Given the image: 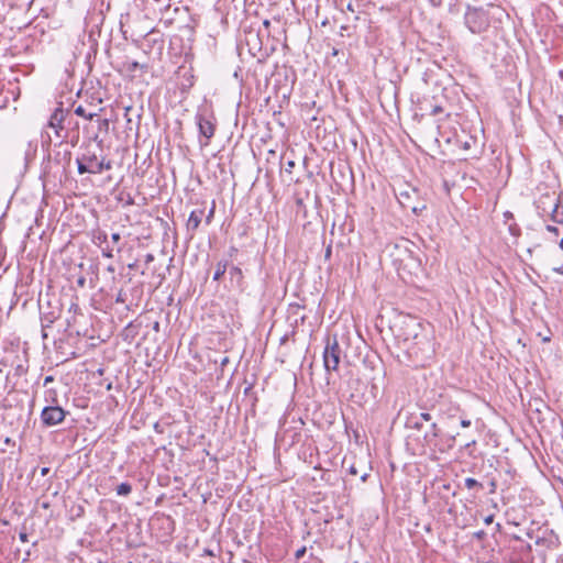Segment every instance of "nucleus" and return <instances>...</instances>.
I'll return each instance as SVG.
<instances>
[{"mask_svg": "<svg viewBox=\"0 0 563 563\" xmlns=\"http://www.w3.org/2000/svg\"><path fill=\"white\" fill-rule=\"evenodd\" d=\"M494 518H495V516H494V515H488V516H486V517L484 518V522H485V525H490V523H493V522H494Z\"/></svg>", "mask_w": 563, "mask_h": 563, "instance_id": "obj_58", "label": "nucleus"}, {"mask_svg": "<svg viewBox=\"0 0 563 563\" xmlns=\"http://www.w3.org/2000/svg\"><path fill=\"white\" fill-rule=\"evenodd\" d=\"M214 213H216V201L212 200L211 207H210L208 213L207 214L205 213V222L207 225H209L212 222V220L214 218Z\"/></svg>", "mask_w": 563, "mask_h": 563, "instance_id": "obj_37", "label": "nucleus"}, {"mask_svg": "<svg viewBox=\"0 0 563 563\" xmlns=\"http://www.w3.org/2000/svg\"><path fill=\"white\" fill-rule=\"evenodd\" d=\"M229 275L231 282H235L239 290L243 291L245 289V283L242 269L239 266L233 265L230 267Z\"/></svg>", "mask_w": 563, "mask_h": 563, "instance_id": "obj_20", "label": "nucleus"}, {"mask_svg": "<svg viewBox=\"0 0 563 563\" xmlns=\"http://www.w3.org/2000/svg\"><path fill=\"white\" fill-rule=\"evenodd\" d=\"M461 427L463 428H468L471 426V420L466 419V418H461Z\"/></svg>", "mask_w": 563, "mask_h": 563, "instance_id": "obj_56", "label": "nucleus"}, {"mask_svg": "<svg viewBox=\"0 0 563 563\" xmlns=\"http://www.w3.org/2000/svg\"><path fill=\"white\" fill-rule=\"evenodd\" d=\"M545 230L554 235H559V229L555 225L547 224Z\"/></svg>", "mask_w": 563, "mask_h": 563, "instance_id": "obj_52", "label": "nucleus"}, {"mask_svg": "<svg viewBox=\"0 0 563 563\" xmlns=\"http://www.w3.org/2000/svg\"><path fill=\"white\" fill-rule=\"evenodd\" d=\"M18 0H2V7L8 5L10 9H14L15 7H20L16 2Z\"/></svg>", "mask_w": 563, "mask_h": 563, "instance_id": "obj_49", "label": "nucleus"}, {"mask_svg": "<svg viewBox=\"0 0 563 563\" xmlns=\"http://www.w3.org/2000/svg\"><path fill=\"white\" fill-rule=\"evenodd\" d=\"M238 253V249L235 246H231L229 251V255L232 257Z\"/></svg>", "mask_w": 563, "mask_h": 563, "instance_id": "obj_63", "label": "nucleus"}, {"mask_svg": "<svg viewBox=\"0 0 563 563\" xmlns=\"http://www.w3.org/2000/svg\"><path fill=\"white\" fill-rule=\"evenodd\" d=\"M74 112H75L76 115L85 118V119H87L89 121H93L95 118L98 117L97 112H87L85 107H82L81 104L77 106L75 108Z\"/></svg>", "mask_w": 563, "mask_h": 563, "instance_id": "obj_29", "label": "nucleus"}, {"mask_svg": "<svg viewBox=\"0 0 563 563\" xmlns=\"http://www.w3.org/2000/svg\"><path fill=\"white\" fill-rule=\"evenodd\" d=\"M98 133H95L87 143L80 146V153L76 158L77 170L79 175L84 174H101L103 170L112 168V162L102 155L100 147L102 140L99 141L98 146H93L91 141H98Z\"/></svg>", "mask_w": 563, "mask_h": 563, "instance_id": "obj_4", "label": "nucleus"}, {"mask_svg": "<svg viewBox=\"0 0 563 563\" xmlns=\"http://www.w3.org/2000/svg\"><path fill=\"white\" fill-rule=\"evenodd\" d=\"M417 416H418V419H420V421H422V422H428V421H431V419H432V417L429 412H420Z\"/></svg>", "mask_w": 563, "mask_h": 563, "instance_id": "obj_47", "label": "nucleus"}, {"mask_svg": "<svg viewBox=\"0 0 563 563\" xmlns=\"http://www.w3.org/2000/svg\"><path fill=\"white\" fill-rule=\"evenodd\" d=\"M69 114V110L64 109L60 104L53 111L47 122V126L53 129L55 136L60 140L59 144H63L68 139V131L65 126V121Z\"/></svg>", "mask_w": 563, "mask_h": 563, "instance_id": "obj_10", "label": "nucleus"}, {"mask_svg": "<svg viewBox=\"0 0 563 563\" xmlns=\"http://www.w3.org/2000/svg\"><path fill=\"white\" fill-rule=\"evenodd\" d=\"M27 352L25 343L19 336L11 335L2 342V367H7L5 387L20 380L27 371Z\"/></svg>", "mask_w": 563, "mask_h": 563, "instance_id": "obj_2", "label": "nucleus"}, {"mask_svg": "<svg viewBox=\"0 0 563 563\" xmlns=\"http://www.w3.org/2000/svg\"><path fill=\"white\" fill-rule=\"evenodd\" d=\"M551 543H552V541L550 539L544 538V537H537V539H536V544L537 545L550 548Z\"/></svg>", "mask_w": 563, "mask_h": 563, "instance_id": "obj_40", "label": "nucleus"}, {"mask_svg": "<svg viewBox=\"0 0 563 563\" xmlns=\"http://www.w3.org/2000/svg\"><path fill=\"white\" fill-rule=\"evenodd\" d=\"M196 123L199 130V135L206 139L205 142L200 140V145H209V141L213 137L217 128L216 118L211 113L198 112L196 114Z\"/></svg>", "mask_w": 563, "mask_h": 563, "instance_id": "obj_11", "label": "nucleus"}, {"mask_svg": "<svg viewBox=\"0 0 563 563\" xmlns=\"http://www.w3.org/2000/svg\"><path fill=\"white\" fill-rule=\"evenodd\" d=\"M26 48H27V44L22 43L21 41H18L16 43H13L8 47L2 46V49L4 51V53L2 55L3 56L9 55L11 57H15V56L20 55L22 52L26 51Z\"/></svg>", "mask_w": 563, "mask_h": 563, "instance_id": "obj_21", "label": "nucleus"}, {"mask_svg": "<svg viewBox=\"0 0 563 563\" xmlns=\"http://www.w3.org/2000/svg\"><path fill=\"white\" fill-rule=\"evenodd\" d=\"M121 240H122V236L119 232L111 234L112 247L115 246V250L118 253H120L123 250V244H121Z\"/></svg>", "mask_w": 563, "mask_h": 563, "instance_id": "obj_32", "label": "nucleus"}, {"mask_svg": "<svg viewBox=\"0 0 563 563\" xmlns=\"http://www.w3.org/2000/svg\"><path fill=\"white\" fill-rule=\"evenodd\" d=\"M122 67L129 74H134L139 69H141L142 71L146 73L147 69H148V65L147 64H141V63H139L136 60H129V59H125L122 63Z\"/></svg>", "mask_w": 563, "mask_h": 563, "instance_id": "obj_22", "label": "nucleus"}, {"mask_svg": "<svg viewBox=\"0 0 563 563\" xmlns=\"http://www.w3.org/2000/svg\"><path fill=\"white\" fill-rule=\"evenodd\" d=\"M404 332L399 333L398 336L402 338L405 343L412 341L407 346L409 355H415L417 363L430 360L433 355V349L429 339L418 333V330L421 328L420 322L416 318L410 317L404 321Z\"/></svg>", "mask_w": 563, "mask_h": 563, "instance_id": "obj_5", "label": "nucleus"}, {"mask_svg": "<svg viewBox=\"0 0 563 563\" xmlns=\"http://www.w3.org/2000/svg\"><path fill=\"white\" fill-rule=\"evenodd\" d=\"M476 445V440H472L463 445V450L467 452V455L471 457H475L474 455V446Z\"/></svg>", "mask_w": 563, "mask_h": 563, "instance_id": "obj_38", "label": "nucleus"}, {"mask_svg": "<svg viewBox=\"0 0 563 563\" xmlns=\"http://www.w3.org/2000/svg\"><path fill=\"white\" fill-rule=\"evenodd\" d=\"M555 201H559V196L555 192H547L541 195L534 201L538 216L542 219L548 217V213L550 212V209L554 206Z\"/></svg>", "mask_w": 563, "mask_h": 563, "instance_id": "obj_14", "label": "nucleus"}, {"mask_svg": "<svg viewBox=\"0 0 563 563\" xmlns=\"http://www.w3.org/2000/svg\"><path fill=\"white\" fill-rule=\"evenodd\" d=\"M346 471L349 472V474L351 475H357L358 474V471L355 466V463H351L347 467H346Z\"/></svg>", "mask_w": 563, "mask_h": 563, "instance_id": "obj_51", "label": "nucleus"}, {"mask_svg": "<svg viewBox=\"0 0 563 563\" xmlns=\"http://www.w3.org/2000/svg\"><path fill=\"white\" fill-rule=\"evenodd\" d=\"M24 385L12 382L11 388L2 399V422H5L12 430L24 429L31 415V399Z\"/></svg>", "mask_w": 563, "mask_h": 563, "instance_id": "obj_1", "label": "nucleus"}, {"mask_svg": "<svg viewBox=\"0 0 563 563\" xmlns=\"http://www.w3.org/2000/svg\"><path fill=\"white\" fill-rule=\"evenodd\" d=\"M229 362H230L229 357H228V356H224V357H222V360L220 361V365H221L222 367H224Z\"/></svg>", "mask_w": 563, "mask_h": 563, "instance_id": "obj_62", "label": "nucleus"}, {"mask_svg": "<svg viewBox=\"0 0 563 563\" xmlns=\"http://www.w3.org/2000/svg\"><path fill=\"white\" fill-rule=\"evenodd\" d=\"M51 143H52V137H51L49 133H47V132L42 133V146L48 148L51 146Z\"/></svg>", "mask_w": 563, "mask_h": 563, "instance_id": "obj_41", "label": "nucleus"}, {"mask_svg": "<svg viewBox=\"0 0 563 563\" xmlns=\"http://www.w3.org/2000/svg\"><path fill=\"white\" fill-rule=\"evenodd\" d=\"M440 435L438 433L426 432L423 435L424 444L435 452V444L439 443Z\"/></svg>", "mask_w": 563, "mask_h": 563, "instance_id": "obj_27", "label": "nucleus"}, {"mask_svg": "<svg viewBox=\"0 0 563 563\" xmlns=\"http://www.w3.org/2000/svg\"><path fill=\"white\" fill-rule=\"evenodd\" d=\"M553 272L563 275V264L561 266L554 267Z\"/></svg>", "mask_w": 563, "mask_h": 563, "instance_id": "obj_61", "label": "nucleus"}, {"mask_svg": "<svg viewBox=\"0 0 563 563\" xmlns=\"http://www.w3.org/2000/svg\"><path fill=\"white\" fill-rule=\"evenodd\" d=\"M423 423L424 422H422V421H420V419H418L417 413H411L409 417H407L405 427L407 429L421 430L423 427Z\"/></svg>", "mask_w": 563, "mask_h": 563, "instance_id": "obj_25", "label": "nucleus"}, {"mask_svg": "<svg viewBox=\"0 0 563 563\" xmlns=\"http://www.w3.org/2000/svg\"><path fill=\"white\" fill-rule=\"evenodd\" d=\"M154 430L157 432V433H163L164 432V428L163 426L159 423V422H156L154 423Z\"/></svg>", "mask_w": 563, "mask_h": 563, "instance_id": "obj_57", "label": "nucleus"}, {"mask_svg": "<svg viewBox=\"0 0 563 563\" xmlns=\"http://www.w3.org/2000/svg\"><path fill=\"white\" fill-rule=\"evenodd\" d=\"M228 268V262L227 261H219L216 265V272L213 274V280L219 282L223 275L225 274Z\"/></svg>", "mask_w": 563, "mask_h": 563, "instance_id": "obj_28", "label": "nucleus"}, {"mask_svg": "<svg viewBox=\"0 0 563 563\" xmlns=\"http://www.w3.org/2000/svg\"><path fill=\"white\" fill-rule=\"evenodd\" d=\"M107 272L111 274V278H112V282H113V285L115 284L117 282V277H115V268L113 265H109L107 267Z\"/></svg>", "mask_w": 563, "mask_h": 563, "instance_id": "obj_50", "label": "nucleus"}, {"mask_svg": "<svg viewBox=\"0 0 563 563\" xmlns=\"http://www.w3.org/2000/svg\"><path fill=\"white\" fill-rule=\"evenodd\" d=\"M504 15H507L505 10L492 2H488L486 8L467 4L464 13V24L473 34H481L496 22L500 23Z\"/></svg>", "mask_w": 563, "mask_h": 563, "instance_id": "obj_3", "label": "nucleus"}, {"mask_svg": "<svg viewBox=\"0 0 563 563\" xmlns=\"http://www.w3.org/2000/svg\"><path fill=\"white\" fill-rule=\"evenodd\" d=\"M487 537V533L484 530H478L473 533V539L477 541H484Z\"/></svg>", "mask_w": 563, "mask_h": 563, "instance_id": "obj_45", "label": "nucleus"}, {"mask_svg": "<svg viewBox=\"0 0 563 563\" xmlns=\"http://www.w3.org/2000/svg\"><path fill=\"white\" fill-rule=\"evenodd\" d=\"M306 552H307V548H306L305 545H302L301 548H299V549L296 551V553H295V558H296L297 560H300V559H302V558L305 556Z\"/></svg>", "mask_w": 563, "mask_h": 563, "instance_id": "obj_48", "label": "nucleus"}, {"mask_svg": "<svg viewBox=\"0 0 563 563\" xmlns=\"http://www.w3.org/2000/svg\"><path fill=\"white\" fill-rule=\"evenodd\" d=\"M203 217L205 207L195 209L190 212L189 218L186 222V233L190 240L195 238L196 232L199 229Z\"/></svg>", "mask_w": 563, "mask_h": 563, "instance_id": "obj_16", "label": "nucleus"}, {"mask_svg": "<svg viewBox=\"0 0 563 563\" xmlns=\"http://www.w3.org/2000/svg\"><path fill=\"white\" fill-rule=\"evenodd\" d=\"M126 280L117 287L115 284L110 287V291H115L114 302L124 306V310L134 312L142 302L144 295V283H132V276L128 275Z\"/></svg>", "mask_w": 563, "mask_h": 563, "instance_id": "obj_6", "label": "nucleus"}, {"mask_svg": "<svg viewBox=\"0 0 563 563\" xmlns=\"http://www.w3.org/2000/svg\"><path fill=\"white\" fill-rule=\"evenodd\" d=\"M71 518H81L85 514V508L81 505H74L70 508Z\"/></svg>", "mask_w": 563, "mask_h": 563, "instance_id": "obj_35", "label": "nucleus"}, {"mask_svg": "<svg viewBox=\"0 0 563 563\" xmlns=\"http://www.w3.org/2000/svg\"><path fill=\"white\" fill-rule=\"evenodd\" d=\"M96 118H97L96 119V123H97L98 131L108 133L109 125H110L109 120L108 119H100L99 117H96Z\"/></svg>", "mask_w": 563, "mask_h": 563, "instance_id": "obj_34", "label": "nucleus"}, {"mask_svg": "<svg viewBox=\"0 0 563 563\" xmlns=\"http://www.w3.org/2000/svg\"><path fill=\"white\" fill-rule=\"evenodd\" d=\"M295 166H296V163L294 161L289 159L282 167L283 173L289 175V181L294 180L291 175H292V169L295 168Z\"/></svg>", "mask_w": 563, "mask_h": 563, "instance_id": "obj_33", "label": "nucleus"}, {"mask_svg": "<svg viewBox=\"0 0 563 563\" xmlns=\"http://www.w3.org/2000/svg\"><path fill=\"white\" fill-rule=\"evenodd\" d=\"M296 330L295 328H292L291 332L290 333H286L284 336H282L280 339V344H285L290 338L292 340H295V335H296Z\"/></svg>", "mask_w": 563, "mask_h": 563, "instance_id": "obj_46", "label": "nucleus"}, {"mask_svg": "<svg viewBox=\"0 0 563 563\" xmlns=\"http://www.w3.org/2000/svg\"><path fill=\"white\" fill-rule=\"evenodd\" d=\"M91 243L101 250V254L106 258H112L114 247H112L108 241V234L100 228L93 229L90 232Z\"/></svg>", "mask_w": 563, "mask_h": 563, "instance_id": "obj_13", "label": "nucleus"}, {"mask_svg": "<svg viewBox=\"0 0 563 563\" xmlns=\"http://www.w3.org/2000/svg\"><path fill=\"white\" fill-rule=\"evenodd\" d=\"M456 435L441 434L439 443L435 444V452L445 453L454 448Z\"/></svg>", "mask_w": 563, "mask_h": 563, "instance_id": "obj_17", "label": "nucleus"}, {"mask_svg": "<svg viewBox=\"0 0 563 563\" xmlns=\"http://www.w3.org/2000/svg\"><path fill=\"white\" fill-rule=\"evenodd\" d=\"M153 261H154V255L152 253H147L145 255V264L148 265Z\"/></svg>", "mask_w": 563, "mask_h": 563, "instance_id": "obj_59", "label": "nucleus"}, {"mask_svg": "<svg viewBox=\"0 0 563 563\" xmlns=\"http://www.w3.org/2000/svg\"><path fill=\"white\" fill-rule=\"evenodd\" d=\"M20 452H12L10 456L2 459V466L10 471H16L19 464Z\"/></svg>", "mask_w": 563, "mask_h": 563, "instance_id": "obj_24", "label": "nucleus"}, {"mask_svg": "<svg viewBox=\"0 0 563 563\" xmlns=\"http://www.w3.org/2000/svg\"><path fill=\"white\" fill-rule=\"evenodd\" d=\"M331 255H332V246L328 245V247L325 249V253H324L325 261H329Z\"/></svg>", "mask_w": 563, "mask_h": 563, "instance_id": "obj_55", "label": "nucleus"}, {"mask_svg": "<svg viewBox=\"0 0 563 563\" xmlns=\"http://www.w3.org/2000/svg\"><path fill=\"white\" fill-rule=\"evenodd\" d=\"M49 472H51V468H49V467H42V468H41V475H42V476H46V475H48V474H49Z\"/></svg>", "mask_w": 563, "mask_h": 563, "instance_id": "obj_60", "label": "nucleus"}, {"mask_svg": "<svg viewBox=\"0 0 563 563\" xmlns=\"http://www.w3.org/2000/svg\"><path fill=\"white\" fill-rule=\"evenodd\" d=\"M496 473H498V471L496 468H494L492 472H486L482 476L481 482H484V486L487 485L489 494H495L498 488Z\"/></svg>", "mask_w": 563, "mask_h": 563, "instance_id": "obj_19", "label": "nucleus"}, {"mask_svg": "<svg viewBox=\"0 0 563 563\" xmlns=\"http://www.w3.org/2000/svg\"><path fill=\"white\" fill-rule=\"evenodd\" d=\"M306 318H307V317H306L305 314H303V316H301L300 318H297V319L295 320L294 328L296 329V328L298 327V324H303V323H305V321H306Z\"/></svg>", "mask_w": 563, "mask_h": 563, "instance_id": "obj_54", "label": "nucleus"}, {"mask_svg": "<svg viewBox=\"0 0 563 563\" xmlns=\"http://www.w3.org/2000/svg\"><path fill=\"white\" fill-rule=\"evenodd\" d=\"M7 93L10 95V97H12L13 101H16L20 97V89H19V87L8 89Z\"/></svg>", "mask_w": 563, "mask_h": 563, "instance_id": "obj_43", "label": "nucleus"}, {"mask_svg": "<svg viewBox=\"0 0 563 563\" xmlns=\"http://www.w3.org/2000/svg\"><path fill=\"white\" fill-rule=\"evenodd\" d=\"M444 112V108L441 104H434L431 107L430 114L431 115H439L440 113Z\"/></svg>", "mask_w": 563, "mask_h": 563, "instance_id": "obj_42", "label": "nucleus"}, {"mask_svg": "<svg viewBox=\"0 0 563 563\" xmlns=\"http://www.w3.org/2000/svg\"><path fill=\"white\" fill-rule=\"evenodd\" d=\"M67 411L58 405L45 406L41 412V421L44 427H54L64 421Z\"/></svg>", "mask_w": 563, "mask_h": 563, "instance_id": "obj_12", "label": "nucleus"}, {"mask_svg": "<svg viewBox=\"0 0 563 563\" xmlns=\"http://www.w3.org/2000/svg\"><path fill=\"white\" fill-rule=\"evenodd\" d=\"M38 310L41 317V324L43 331V338H47L45 330L49 328L59 317L62 316V305L57 298L40 297Z\"/></svg>", "mask_w": 563, "mask_h": 563, "instance_id": "obj_8", "label": "nucleus"}, {"mask_svg": "<svg viewBox=\"0 0 563 563\" xmlns=\"http://www.w3.org/2000/svg\"><path fill=\"white\" fill-rule=\"evenodd\" d=\"M139 328L140 324H136L135 322H130L123 330L124 338L133 340L137 334Z\"/></svg>", "mask_w": 563, "mask_h": 563, "instance_id": "obj_30", "label": "nucleus"}, {"mask_svg": "<svg viewBox=\"0 0 563 563\" xmlns=\"http://www.w3.org/2000/svg\"><path fill=\"white\" fill-rule=\"evenodd\" d=\"M241 43L247 47L249 53L258 62H264L273 52V48L263 45L261 31L253 26L244 29Z\"/></svg>", "mask_w": 563, "mask_h": 563, "instance_id": "obj_7", "label": "nucleus"}, {"mask_svg": "<svg viewBox=\"0 0 563 563\" xmlns=\"http://www.w3.org/2000/svg\"><path fill=\"white\" fill-rule=\"evenodd\" d=\"M131 492H132V486H131V484H130V483H126V482L121 483V484H120V485H118V487H117V494H118L119 496H128V495H130V494H131Z\"/></svg>", "mask_w": 563, "mask_h": 563, "instance_id": "obj_31", "label": "nucleus"}, {"mask_svg": "<svg viewBox=\"0 0 563 563\" xmlns=\"http://www.w3.org/2000/svg\"><path fill=\"white\" fill-rule=\"evenodd\" d=\"M508 231L515 238H518L521 235V229L517 223L510 224L508 228Z\"/></svg>", "mask_w": 563, "mask_h": 563, "instance_id": "obj_39", "label": "nucleus"}, {"mask_svg": "<svg viewBox=\"0 0 563 563\" xmlns=\"http://www.w3.org/2000/svg\"><path fill=\"white\" fill-rule=\"evenodd\" d=\"M342 357V349L339 344L336 334H327L324 338V349L322 353L323 367L327 374L336 372Z\"/></svg>", "mask_w": 563, "mask_h": 563, "instance_id": "obj_9", "label": "nucleus"}, {"mask_svg": "<svg viewBox=\"0 0 563 563\" xmlns=\"http://www.w3.org/2000/svg\"><path fill=\"white\" fill-rule=\"evenodd\" d=\"M430 432L438 433V435H441V429L435 422H432L430 426Z\"/></svg>", "mask_w": 563, "mask_h": 563, "instance_id": "obj_53", "label": "nucleus"}, {"mask_svg": "<svg viewBox=\"0 0 563 563\" xmlns=\"http://www.w3.org/2000/svg\"><path fill=\"white\" fill-rule=\"evenodd\" d=\"M119 201H124V206H133L135 203L134 198L129 192H121L118 197Z\"/></svg>", "mask_w": 563, "mask_h": 563, "instance_id": "obj_36", "label": "nucleus"}, {"mask_svg": "<svg viewBox=\"0 0 563 563\" xmlns=\"http://www.w3.org/2000/svg\"><path fill=\"white\" fill-rule=\"evenodd\" d=\"M457 143L462 150L471 151L477 146V139L475 136L467 135L465 140L457 139Z\"/></svg>", "mask_w": 563, "mask_h": 563, "instance_id": "obj_26", "label": "nucleus"}, {"mask_svg": "<svg viewBox=\"0 0 563 563\" xmlns=\"http://www.w3.org/2000/svg\"><path fill=\"white\" fill-rule=\"evenodd\" d=\"M340 35L341 36H351L352 35V26L350 25H342L340 27Z\"/></svg>", "mask_w": 563, "mask_h": 563, "instance_id": "obj_44", "label": "nucleus"}, {"mask_svg": "<svg viewBox=\"0 0 563 563\" xmlns=\"http://www.w3.org/2000/svg\"><path fill=\"white\" fill-rule=\"evenodd\" d=\"M548 217L552 222L563 224V200L560 196L559 201H555L554 206L550 209Z\"/></svg>", "mask_w": 563, "mask_h": 563, "instance_id": "obj_18", "label": "nucleus"}, {"mask_svg": "<svg viewBox=\"0 0 563 563\" xmlns=\"http://www.w3.org/2000/svg\"><path fill=\"white\" fill-rule=\"evenodd\" d=\"M136 267H137V262L136 261L133 262V263L128 264V268L131 269V271L136 269Z\"/></svg>", "mask_w": 563, "mask_h": 563, "instance_id": "obj_64", "label": "nucleus"}, {"mask_svg": "<svg viewBox=\"0 0 563 563\" xmlns=\"http://www.w3.org/2000/svg\"><path fill=\"white\" fill-rule=\"evenodd\" d=\"M464 487L468 490L474 492V496L484 489V482H479L476 478L467 477L464 481Z\"/></svg>", "mask_w": 563, "mask_h": 563, "instance_id": "obj_23", "label": "nucleus"}, {"mask_svg": "<svg viewBox=\"0 0 563 563\" xmlns=\"http://www.w3.org/2000/svg\"><path fill=\"white\" fill-rule=\"evenodd\" d=\"M437 406L440 415L450 419L457 417L462 411L457 402H454L442 395L440 396V400Z\"/></svg>", "mask_w": 563, "mask_h": 563, "instance_id": "obj_15", "label": "nucleus"}]
</instances>
